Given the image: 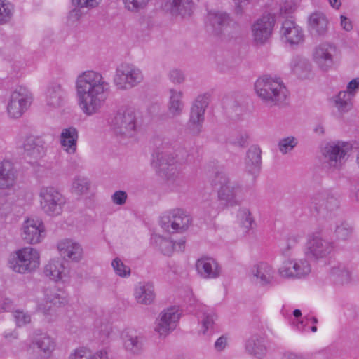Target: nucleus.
I'll use <instances>...</instances> for the list:
<instances>
[{"label":"nucleus","mask_w":359,"mask_h":359,"mask_svg":"<svg viewBox=\"0 0 359 359\" xmlns=\"http://www.w3.org/2000/svg\"><path fill=\"white\" fill-rule=\"evenodd\" d=\"M238 219L245 232H248L253 228L255 220L249 209L241 208L238 212Z\"/></svg>","instance_id":"obj_42"},{"label":"nucleus","mask_w":359,"mask_h":359,"mask_svg":"<svg viewBox=\"0 0 359 359\" xmlns=\"http://www.w3.org/2000/svg\"><path fill=\"white\" fill-rule=\"evenodd\" d=\"M309 24L312 29L318 35H323L327 31L328 21L322 13H314L309 18Z\"/></svg>","instance_id":"obj_39"},{"label":"nucleus","mask_w":359,"mask_h":359,"mask_svg":"<svg viewBox=\"0 0 359 359\" xmlns=\"http://www.w3.org/2000/svg\"><path fill=\"white\" fill-rule=\"evenodd\" d=\"M353 233V228L346 222H342L337 225L334 230V234L338 239L347 240Z\"/></svg>","instance_id":"obj_47"},{"label":"nucleus","mask_w":359,"mask_h":359,"mask_svg":"<svg viewBox=\"0 0 359 359\" xmlns=\"http://www.w3.org/2000/svg\"><path fill=\"white\" fill-rule=\"evenodd\" d=\"M111 328L109 325H104L103 328L102 327L100 330V339L104 340L106 338H107L111 332Z\"/></svg>","instance_id":"obj_64"},{"label":"nucleus","mask_w":359,"mask_h":359,"mask_svg":"<svg viewBox=\"0 0 359 359\" xmlns=\"http://www.w3.org/2000/svg\"><path fill=\"white\" fill-rule=\"evenodd\" d=\"M281 38L290 45H297L304 41L302 28L292 20L283 21L280 31Z\"/></svg>","instance_id":"obj_25"},{"label":"nucleus","mask_w":359,"mask_h":359,"mask_svg":"<svg viewBox=\"0 0 359 359\" xmlns=\"http://www.w3.org/2000/svg\"><path fill=\"white\" fill-rule=\"evenodd\" d=\"M231 23L236 24L226 13L210 11L208 13L206 26L215 34H221Z\"/></svg>","instance_id":"obj_23"},{"label":"nucleus","mask_w":359,"mask_h":359,"mask_svg":"<svg viewBox=\"0 0 359 359\" xmlns=\"http://www.w3.org/2000/svg\"><path fill=\"white\" fill-rule=\"evenodd\" d=\"M196 268L198 274L205 279H215L221 274V267L218 262L210 257L199 258L196 261Z\"/></svg>","instance_id":"obj_24"},{"label":"nucleus","mask_w":359,"mask_h":359,"mask_svg":"<svg viewBox=\"0 0 359 359\" xmlns=\"http://www.w3.org/2000/svg\"><path fill=\"white\" fill-rule=\"evenodd\" d=\"M23 154L27 161L32 165H38L39 160L46 154V142L42 136H27L22 144Z\"/></svg>","instance_id":"obj_10"},{"label":"nucleus","mask_w":359,"mask_h":359,"mask_svg":"<svg viewBox=\"0 0 359 359\" xmlns=\"http://www.w3.org/2000/svg\"><path fill=\"white\" fill-rule=\"evenodd\" d=\"M212 182L215 185H220L218 199L222 204L233 207L239 205L243 200V189L238 184L231 182L226 173L217 172Z\"/></svg>","instance_id":"obj_4"},{"label":"nucleus","mask_w":359,"mask_h":359,"mask_svg":"<svg viewBox=\"0 0 359 359\" xmlns=\"http://www.w3.org/2000/svg\"><path fill=\"white\" fill-rule=\"evenodd\" d=\"M33 343L43 353L45 357H49L55 348L53 339L46 334L36 337Z\"/></svg>","instance_id":"obj_38"},{"label":"nucleus","mask_w":359,"mask_h":359,"mask_svg":"<svg viewBox=\"0 0 359 359\" xmlns=\"http://www.w3.org/2000/svg\"><path fill=\"white\" fill-rule=\"evenodd\" d=\"M261 155V149L257 146H252L248 150L245 158V171L252 176L253 181H255L260 172Z\"/></svg>","instance_id":"obj_26"},{"label":"nucleus","mask_w":359,"mask_h":359,"mask_svg":"<svg viewBox=\"0 0 359 359\" xmlns=\"http://www.w3.org/2000/svg\"><path fill=\"white\" fill-rule=\"evenodd\" d=\"M175 246V243H173L171 241L163 239L161 241L160 247L161 251L164 255H170L172 252L173 248Z\"/></svg>","instance_id":"obj_57"},{"label":"nucleus","mask_w":359,"mask_h":359,"mask_svg":"<svg viewBox=\"0 0 359 359\" xmlns=\"http://www.w3.org/2000/svg\"><path fill=\"white\" fill-rule=\"evenodd\" d=\"M18 172L9 161L0 163V189L11 190L16 184Z\"/></svg>","instance_id":"obj_27"},{"label":"nucleus","mask_w":359,"mask_h":359,"mask_svg":"<svg viewBox=\"0 0 359 359\" xmlns=\"http://www.w3.org/2000/svg\"><path fill=\"white\" fill-rule=\"evenodd\" d=\"M191 222V217L181 209L172 210L161 219V226L170 233L186 231Z\"/></svg>","instance_id":"obj_14"},{"label":"nucleus","mask_w":359,"mask_h":359,"mask_svg":"<svg viewBox=\"0 0 359 359\" xmlns=\"http://www.w3.org/2000/svg\"><path fill=\"white\" fill-rule=\"evenodd\" d=\"M60 256L67 261L79 262L83 259V250L81 245L72 239H63L57 243Z\"/></svg>","instance_id":"obj_22"},{"label":"nucleus","mask_w":359,"mask_h":359,"mask_svg":"<svg viewBox=\"0 0 359 359\" xmlns=\"http://www.w3.org/2000/svg\"><path fill=\"white\" fill-rule=\"evenodd\" d=\"M79 139L78 130L74 127L64 128L60 134V144L63 149L69 154L76 151Z\"/></svg>","instance_id":"obj_32"},{"label":"nucleus","mask_w":359,"mask_h":359,"mask_svg":"<svg viewBox=\"0 0 359 359\" xmlns=\"http://www.w3.org/2000/svg\"><path fill=\"white\" fill-rule=\"evenodd\" d=\"M252 280L261 286L271 285L274 282L275 271L266 262H259L254 265L250 273Z\"/></svg>","instance_id":"obj_21"},{"label":"nucleus","mask_w":359,"mask_h":359,"mask_svg":"<svg viewBox=\"0 0 359 359\" xmlns=\"http://www.w3.org/2000/svg\"><path fill=\"white\" fill-rule=\"evenodd\" d=\"M201 316H199L202 324V332L205 334L208 330L213 329L216 316L212 311L207 310L206 308L203 307L200 311Z\"/></svg>","instance_id":"obj_43"},{"label":"nucleus","mask_w":359,"mask_h":359,"mask_svg":"<svg viewBox=\"0 0 359 359\" xmlns=\"http://www.w3.org/2000/svg\"><path fill=\"white\" fill-rule=\"evenodd\" d=\"M13 11L12 4L0 0V25L7 22L11 19Z\"/></svg>","instance_id":"obj_46"},{"label":"nucleus","mask_w":359,"mask_h":359,"mask_svg":"<svg viewBox=\"0 0 359 359\" xmlns=\"http://www.w3.org/2000/svg\"><path fill=\"white\" fill-rule=\"evenodd\" d=\"M13 316L18 327H22L31 322V316L22 310H15Z\"/></svg>","instance_id":"obj_48"},{"label":"nucleus","mask_w":359,"mask_h":359,"mask_svg":"<svg viewBox=\"0 0 359 359\" xmlns=\"http://www.w3.org/2000/svg\"><path fill=\"white\" fill-rule=\"evenodd\" d=\"M126 8L133 12H137L144 9L149 0H123Z\"/></svg>","instance_id":"obj_50"},{"label":"nucleus","mask_w":359,"mask_h":359,"mask_svg":"<svg viewBox=\"0 0 359 359\" xmlns=\"http://www.w3.org/2000/svg\"><path fill=\"white\" fill-rule=\"evenodd\" d=\"M275 24L274 17L268 13L258 18L252 25L253 39L257 44H264L272 34Z\"/></svg>","instance_id":"obj_18"},{"label":"nucleus","mask_w":359,"mask_h":359,"mask_svg":"<svg viewBox=\"0 0 359 359\" xmlns=\"http://www.w3.org/2000/svg\"><path fill=\"white\" fill-rule=\"evenodd\" d=\"M329 278L336 285L347 284L351 280V271L344 264L337 263L330 267Z\"/></svg>","instance_id":"obj_33"},{"label":"nucleus","mask_w":359,"mask_h":359,"mask_svg":"<svg viewBox=\"0 0 359 359\" xmlns=\"http://www.w3.org/2000/svg\"><path fill=\"white\" fill-rule=\"evenodd\" d=\"M336 53L335 46L329 43H323L315 48L313 58L322 71L327 72L334 65Z\"/></svg>","instance_id":"obj_20"},{"label":"nucleus","mask_w":359,"mask_h":359,"mask_svg":"<svg viewBox=\"0 0 359 359\" xmlns=\"http://www.w3.org/2000/svg\"><path fill=\"white\" fill-rule=\"evenodd\" d=\"M299 237L298 236H290L285 242L282 243L280 251L283 255L289 256L290 250L298 243Z\"/></svg>","instance_id":"obj_51"},{"label":"nucleus","mask_w":359,"mask_h":359,"mask_svg":"<svg viewBox=\"0 0 359 359\" xmlns=\"http://www.w3.org/2000/svg\"><path fill=\"white\" fill-rule=\"evenodd\" d=\"M208 105V97L205 95H198L193 103L187 123V129L193 135H198L205 120V111Z\"/></svg>","instance_id":"obj_12"},{"label":"nucleus","mask_w":359,"mask_h":359,"mask_svg":"<svg viewBox=\"0 0 359 359\" xmlns=\"http://www.w3.org/2000/svg\"><path fill=\"white\" fill-rule=\"evenodd\" d=\"M143 79L140 69L132 64L123 63L116 69L114 83L117 89L126 90L137 86Z\"/></svg>","instance_id":"obj_7"},{"label":"nucleus","mask_w":359,"mask_h":359,"mask_svg":"<svg viewBox=\"0 0 359 359\" xmlns=\"http://www.w3.org/2000/svg\"><path fill=\"white\" fill-rule=\"evenodd\" d=\"M334 248V242L313 233L308 237L305 255L310 259L317 261L330 255Z\"/></svg>","instance_id":"obj_9"},{"label":"nucleus","mask_w":359,"mask_h":359,"mask_svg":"<svg viewBox=\"0 0 359 359\" xmlns=\"http://www.w3.org/2000/svg\"><path fill=\"white\" fill-rule=\"evenodd\" d=\"M44 274L55 282H66L69 277V269L65 266L62 261L53 259L45 266Z\"/></svg>","instance_id":"obj_28"},{"label":"nucleus","mask_w":359,"mask_h":359,"mask_svg":"<svg viewBox=\"0 0 359 359\" xmlns=\"http://www.w3.org/2000/svg\"><path fill=\"white\" fill-rule=\"evenodd\" d=\"M127 199V194L124 191H116L111 196V200L116 205H122L125 204Z\"/></svg>","instance_id":"obj_55"},{"label":"nucleus","mask_w":359,"mask_h":359,"mask_svg":"<svg viewBox=\"0 0 359 359\" xmlns=\"http://www.w3.org/2000/svg\"><path fill=\"white\" fill-rule=\"evenodd\" d=\"M40 255L32 247H25L17 250L8 260L9 268L15 273L25 274L34 271L39 266Z\"/></svg>","instance_id":"obj_6"},{"label":"nucleus","mask_w":359,"mask_h":359,"mask_svg":"<svg viewBox=\"0 0 359 359\" xmlns=\"http://www.w3.org/2000/svg\"><path fill=\"white\" fill-rule=\"evenodd\" d=\"M298 144L297 140L293 136H289L280 139L278 144L280 152L286 154L291 151Z\"/></svg>","instance_id":"obj_45"},{"label":"nucleus","mask_w":359,"mask_h":359,"mask_svg":"<svg viewBox=\"0 0 359 359\" xmlns=\"http://www.w3.org/2000/svg\"><path fill=\"white\" fill-rule=\"evenodd\" d=\"M247 139L248 135L245 133H238L232 135L229 139V142L235 146L243 147L247 143Z\"/></svg>","instance_id":"obj_53"},{"label":"nucleus","mask_w":359,"mask_h":359,"mask_svg":"<svg viewBox=\"0 0 359 359\" xmlns=\"http://www.w3.org/2000/svg\"><path fill=\"white\" fill-rule=\"evenodd\" d=\"M236 4L235 13L236 15H241L243 13V8L241 5L243 4H248L250 0H233Z\"/></svg>","instance_id":"obj_63"},{"label":"nucleus","mask_w":359,"mask_h":359,"mask_svg":"<svg viewBox=\"0 0 359 359\" xmlns=\"http://www.w3.org/2000/svg\"><path fill=\"white\" fill-rule=\"evenodd\" d=\"M156 158L168 186L174 191H182L186 186V181L181 174L180 165L172 154L167 151H158L156 153Z\"/></svg>","instance_id":"obj_3"},{"label":"nucleus","mask_w":359,"mask_h":359,"mask_svg":"<svg viewBox=\"0 0 359 359\" xmlns=\"http://www.w3.org/2000/svg\"><path fill=\"white\" fill-rule=\"evenodd\" d=\"M351 149V145L348 142H331L325 146L323 155L330 168L337 169L342 165L347 152Z\"/></svg>","instance_id":"obj_15"},{"label":"nucleus","mask_w":359,"mask_h":359,"mask_svg":"<svg viewBox=\"0 0 359 359\" xmlns=\"http://www.w3.org/2000/svg\"><path fill=\"white\" fill-rule=\"evenodd\" d=\"M100 0H72L74 6L80 8H94L96 7Z\"/></svg>","instance_id":"obj_56"},{"label":"nucleus","mask_w":359,"mask_h":359,"mask_svg":"<svg viewBox=\"0 0 359 359\" xmlns=\"http://www.w3.org/2000/svg\"><path fill=\"white\" fill-rule=\"evenodd\" d=\"M169 79L175 84H181L184 81L185 76L180 70L172 69L169 73Z\"/></svg>","instance_id":"obj_54"},{"label":"nucleus","mask_w":359,"mask_h":359,"mask_svg":"<svg viewBox=\"0 0 359 359\" xmlns=\"http://www.w3.org/2000/svg\"><path fill=\"white\" fill-rule=\"evenodd\" d=\"M352 94L341 91L333 97L334 106L341 113L347 112L352 108Z\"/></svg>","instance_id":"obj_40"},{"label":"nucleus","mask_w":359,"mask_h":359,"mask_svg":"<svg viewBox=\"0 0 359 359\" xmlns=\"http://www.w3.org/2000/svg\"><path fill=\"white\" fill-rule=\"evenodd\" d=\"M12 301L8 298L0 299V308L4 311H8L12 308Z\"/></svg>","instance_id":"obj_60"},{"label":"nucleus","mask_w":359,"mask_h":359,"mask_svg":"<svg viewBox=\"0 0 359 359\" xmlns=\"http://www.w3.org/2000/svg\"><path fill=\"white\" fill-rule=\"evenodd\" d=\"M66 98V92L62 86L57 83H51L46 92V102L48 106L57 108L62 106Z\"/></svg>","instance_id":"obj_31"},{"label":"nucleus","mask_w":359,"mask_h":359,"mask_svg":"<svg viewBox=\"0 0 359 359\" xmlns=\"http://www.w3.org/2000/svg\"><path fill=\"white\" fill-rule=\"evenodd\" d=\"M180 316L179 309L175 306L163 310L156 320L155 332L166 337L176 328Z\"/></svg>","instance_id":"obj_16"},{"label":"nucleus","mask_w":359,"mask_h":359,"mask_svg":"<svg viewBox=\"0 0 359 359\" xmlns=\"http://www.w3.org/2000/svg\"><path fill=\"white\" fill-rule=\"evenodd\" d=\"M227 344V339L226 337L222 336L215 343V348L220 351H222Z\"/></svg>","instance_id":"obj_62"},{"label":"nucleus","mask_w":359,"mask_h":359,"mask_svg":"<svg viewBox=\"0 0 359 359\" xmlns=\"http://www.w3.org/2000/svg\"><path fill=\"white\" fill-rule=\"evenodd\" d=\"M41 210L48 215L57 216L62 212L65 198L53 187H43L39 191Z\"/></svg>","instance_id":"obj_8"},{"label":"nucleus","mask_w":359,"mask_h":359,"mask_svg":"<svg viewBox=\"0 0 359 359\" xmlns=\"http://www.w3.org/2000/svg\"><path fill=\"white\" fill-rule=\"evenodd\" d=\"M192 0H164L163 8L172 15L189 16L192 13Z\"/></svg>","instance_id":"obj_29"},{"label":"nucleus","mask_w":359,"mask_h":359,"mask_svg":"<svg viewBox=\"0 0 359 359\" xmlns=\"http://www.w3.org/2000/svg\"><path fill=\"white\" fill-rule=\"evenodd\" d=\"M311 270V265L306 259H289L283 263L278 269V273L284 278H302Z\"/></svg>","instance_id":"obj_17"},{"label":"nucleus","mask_w":359,"mask_h":359,"mask_svg":"<svg viewBox=\"0 0 359 359\" xmlns=\"http://www.w3.org/2000/svg\"><path fill=\"white\" fill-rule=\"evenodd\" d=\"M308 207L311 213L325 216L338 208V201L325 191H318L310 196Z\"/></svg>","instance_id":"obj_13"},{"label":"nucleus","mask_w":359,"mask_h":359,"mask_svg":"<svg viewBox=\"0 0 359 359\" xmlns=\"http://www.w3.org/2000/svg\"><path fill=\"white\" fill-rule=\"evenodd\" d=\"M76 89L80 109L86 115L93 116L104 107L110 85L101 73L86 71L77 76Z\"/></svg>","instance_id":"obj_1"},{"label":"nucleus","mask_w":359,"mask_h":359,"mask_svg":"<svg viewBox=\"0 0 359 359\" xmlns=\"http://www.w3.org/2000/svg\"><path fill=\"white\" fill-rule=\"evenodd\" d=\"M67 359H90V350L85 347H79L73 350Z\"/></svg>","instance_id":"obj_52"},{"label":"nucleus","mask_w":359,"mask_h":359,"mask_svg":"<svg viewBox=\"0 0 359 359\" xmlns=\"http://www.w3.org/2000/svg\"><path fill=\"white\" fill-rule=\"evenodd\" d=\"M112 267L115 273L121 277H126L130 273V269L125 265L123 262L118 259L115 258L111 262Z\"/></svg>","instance_id":"obj_49"},{"label":"nucleus","mask_w":359,"mask_h":359,"mask_svg":"<svg viewBox=\"0 0 359 359\" xmlns=\"http://www.w3.org/2000/svg\"><path fill=\"white\" fill-rule=\"evenodd\" d=\"M170 96L168 103V111L172 117L180 116L183 111L184 103L182 101L183 93L175 89L169 90Z\"/></svg>","instance_id":"obj_35"},{"label":"nucleus","mask_w":359,"mask_h":359,"mask_svg":"<svg viewBox=\"0 0 359 359\" xmlns=\"http://www.w3.org/2000/svg\"><path fill=\"white\" fill-rule=\"evenodd\" d=\"M32 102L29 92L23 87L17 88L11 95L7 111L11 118H18L27 110Z\"/></svg>","instance_id":"obj_11"},{"label":"nucleus","mask_w":359,"mask_h":359,"mask_svg":"<svg viewBox=\"0 0 359 359\" xmlns=\"http://www.w3.org/2000/svg\"><path fill=\"white\" fill-rule=\"evenodd\" d=\"M341 19V26L346 31H351L353 29V25L351 21L348 19L346 16L341 15L340 16Z\"/></svg>","instance_id":"obj_61"},{"label":"nucleus","mask_w":359,"mask_h":359,"mask_svg":"<svg viewBox=\"0 0 359 359\" xmlns=\"http://www.w3.org/2000/svg\"><path fill=\"white\" fill-rule=\"evenodd\" d=\"M90 187V180L83 176H76L72 184V189L74 193L81 195L87 193Z\"/></svg>","instance_id":"obj_44"},{"label":"nucleus","mask_w":359,"mask_h":359,"mask_svg":"<svg viewBox=\"0 0 359 359\" xmlns=\"http://www.w3.org/2000/svg\"><path fill=\"white\" fill-rule=\"evenodd\" d=\"M90 359H109V353L105 348L100 349L94 353L90 351Z\"/></svg>","instance_id":"obj_58"},{"label":"nucleus","mask_w":359,"mask_h":359,"mask_svg":"<svg viewBox=\"0 0 359 359\" xmlns=\"http://www.w3.org/2000/svg\"><path fill=\"white\" fill-rule=\"evenodd\" d=\"M255 90L262 102L269 107L283 104L287 97V90L280 79L266 76L259 78Z\"/></svg>","instance_id":"obj_2"},{"label":"nucleus","mask_w":359,"mask_h":359,"mask_svg":"<svg viewBox=\"0 0 359 359\" xmlns=\"http://www.w3.org/2000/svg\"><path fill=\"white\" fill-rule=\"evenodd\" d=\"M137 302L142 304H150L155 298L154 285L151 283H139L135 290Z\"/></svg>","instance_id":"obj_34"},{"label":"nucleus","mask_w":359,"mask_h":359,"mask_svg":"<svg viewBox=\"0 0 359 359\" xmlns=\"http://www.w3.org/2000/svg\"><path fill=\"white\" fill-rule=\"evenodd\" d=\"M245 348L250 354L258 358L263 357L266 353L264 339L257 336L252 337L247 341Z\"/></svg>","instance_id":"obj_37"},{"label":"nucleus","mask_w":359,"mask_h":359,"mask_svg":"<svg viewBox=\"0 0 359 359\" xmlns=\"http://www.w3.org/2000/svg\"><path fill=\"white\" fill-rule=\"evenodd\" d=\"M358 88H359V79H354L348 83L346 92L348 93H351L352 97H353L355 95L354 90Z\"/></svg>","instance_id":"obj_59"},{"label":"nucleus","mask_w":359,"mask_h":359,"mask_svg":"<svg viewBox=\"0 0 359 359\" xmlns=\"http://www.w3.org/2000/svg\"><path fill=\"white\" fill-rule=\"evenodd\" d=\"M46 304L40 306V310L44 315H52L53 309L48 304L54 306H65L68 302L67 295L60 290H50L46 295Z\"/></svg>","instance_id":"obj_30"},{"label":"nucleus","mask_w":359,"mask_h":359,"mask_svg":"<svg viewBox=\"0 0 359 359\" xmlns=\"http://www.w3.org/2000/svg\"><path fill=\"white\" fill-rule=\"evenodd\" d=\"M21 236L29 244L39 243L45 237V226L39 219L28 218L22 226Z\"/></svg>","instance_id":"obj_19"},{"label":"nucleus","mask_w":359,"mask_h":359,"mask_svg":"<svg viewBox=\"0 0 359 359\" xmlns=\"http://www.w3.org/2000/svg\"><path fill=\"white\" fill-rule=\"evenodd\" d=\"M108 123L116 135L126 137H133L139 128L137 113L132 109L119 110L109 118Z\"/></svg>","instance_id":"obj_5"},{"label":"nucleus","mask_w":359,"mask_h":359,"mask_svg":"<svg viewBox=\"0 0 359 359\" xmlns=\"http://www.w3.org/2000/svg\"><path fill=\"white\" fill-rule=\"evenodd\" d=\"M125 349L133 354H139L143 349V339L135 333L128 332L123 337Z\"/></svg>","instance_id":"obj_36"},{"label":"nucleus","mask_w":359,"mask_h":359,"mask_svg":"<svg viewBox=\"0 0 359 359\" xmlns=\"http://www.w3.org/2000/svg\"><path fill=\"white\" fill-rule=\"evenodd\" d=\"M290 65L293 72L301 79L307 78L311 69V64L305 59L294 58Z\"/></svg>","instance_id":"obj_41"}]
</instances>
